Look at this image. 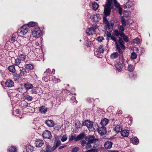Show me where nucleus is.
I'll return each mask as SVG.
<instances>
[{
    "label": "nucleus",
    "mask_w": 152,
    "mask_h": 152,
    "mask_svg": "<svg viewBox=\"0 0 152 152\" xmlns=\"http://www.w3.org/2000/svg\"><path fill=\"white\" fill-rule=\"evenodd\" d=\"M118 8V12L120 15H121L122 13V8L121 7H119Z\"/></svg>",
    "instance_id": "64"
},
{
    "label": "nucleus",
    "mask_w": 152,
    "mask_h": 152,
    "mask_svg": "<svg viewBox=\"0 0 152 152\" xmlns=\"http://www.w3.org/2000/svg\"><path fill=\"white\" fill-rule=\"evenodd\" d=\"M97 51L99 53H103L104 51L103 45H100L97 49Z\"/></svg>",
    "instance_id": "29"
},
{
    "label": "nucleus",
    "mask_w": 152,
    "mask_h": 152,
    "mask_svg": "<svg viewBox=\"0 0 152 152\" xmlns=\"http://www.w3.org/2000/svg\"><path fill=\"white\" fill-rule=\"evenodd\" d=\"M91 121H90L89 120H85L83 122V125L86 126L88 128L90 124V122Z\"/></svg>",
    "instance_id": "38"
},
{
    "label": "nucleus",
    "mask_w": 152,
    "mask_h": 152,
    "mask_svg": "<svg viewBox=\"0 0 152 152\" xmlns=\"http://www.w3.org/2000/svg\"><path fill=\"white\" fill-rule=\"evenodd\" d=\"M96 29V28H94L93 27H90L89 28H88L87 29V31H92L95 34V30Z\"/></svg>",
    "instance_id": "42"
},
{
    "label": "nucleus",
    "mask_w": 152,
    "mask_h": 152,
    "mask_svg": "<svg viewBox=\"0 0 152 152\" xmlns=\"http://www.w3.org/2000/svg\"><path fill=\"white\" fill-rule=\"evenodd\" d=\"M123 42H124L123 41L121 37H119V39L118 40H117V41L116 42V43Z\"/></svg>",
    "instance_id": "61"
},
{
    "label": "nucleus",
    "mask_w": 152,
    "mask_h": 152,
    "mask_svg": "<svg viewBox=\"0 0 152 152\" xmlns=\"http://www.w3.org/2000/svg\"><path fill=\"white\" fill-rule=\"evenodd\" d=\"M130 141L133 144L137 145L139 142V140L137 137H134L130 138Z\"/></svg>",
    "instance_id": "16"
},
{
    "label": "nucleus",
    "mask_w": 152,
    "mask_h": 152,
    "mask_svg": "<svg viewBox=\"0 0 152 152\" xmlns=\"http://www.w3.org/2000/svg\"><path fill=\"white\" fill-rule=\"evenodd\" d=\"M128 69L129 71L131 72L133 71L134 69V67L132 65L129 64L128 65Z\"/></svg>",
    "instance_id": "45"
},
{
    "label": "nucleus",
    "mask_w": 152,
    "mask_h": 152,
    "mask_svg": "<svg viewBox=\"0 0 152 152\" xmlns=\"http://www.w3.org/2000/svg\"><path fill=\"white\" fill-rule=\"evenodd\" d=\"M32 34L34 37L39 38L42 35V31L39 28H35L33 31Z\"/></svg>",
    "instance_id": "5"
},
{
    "label": "nucleus",
    "mask_w": 152,
    "mask_h": 152,
    "mask_svg": "<svg viewBox=\"0 0 152 152\" xmlns=\"http://www.w3.org/2000/svg\"><path fill=\"white\" fill-rule=\"evenodd\" d=\"M122 25L120 26L119 27V29L120 30V31H124V29Z\"/></svg>",
    "instance_id": "63"
},
{
    "label": "nucleus",
    "mask_w": 152,
    "mask_h": 152,
    "mask_svg": "<svg viewBox=\"0 0 152 152\" xmlns=\"http://www.w3.org/2000/svg\"><path fill=\"white\" fill-rule=\"evenodd\" d=\"M24 87L27 89H29L32 88L33 86L30 83H27L25 84Z\"/></svg>",
    "instance_id": "31"
},
{
    "label": "nucleus",
    "mask_w": 152,
    "mask_h": 152,
    "mask_svg": "<svg viewBox=\"0 0 152 152\" xmlns=\"http://www.w3.org/2000/svg\"><path fill=\"white\" fill-rule=\"evenodd\" d=\"M106 4L104 7V16H109L110 14L111 10L113 9V1H107Z\"/></svg>",
    "instance_id": "2"
},
{
    "label": "nucleus",
    "mask_w": 152,
    "mask_h": 152,
    "mask_svg": "<svg viewBox=\"0 0 152 152\" xmlns=\"http://www.w3.org/2000/svg\"><path fill=\"white\" fill-rule=\"evenodd\" d=\"M110 37L111 39L114 41L115 42V43L117 41V39L116 38L115 36L113 35H112Z\"/></svg>",
    "instance_id": "60"
},
{
    "label": "nucleus",
    "mask_w": 152,
    "mask_h": 152,
    "mask_svg": "<svg viewBox=\"0 0 152 152\" xmlns=\"http://www.w3.org/2000/svg\"><path fill=\"white\" fill-rule=\"evenodd\" d=\"M26 25L28 28L33 27L34 26L36 25V23L34 22H30Z\"/></svg>",
    "instance_id": "40"
},
{
    "label": "nucleus",
    "mask_w": 152,
    "mask_h": 152,
    "mask_svg": "<svg viewBox=\"0 0 152 152\" xmlns=\"http://www.w3.org/2000/svg\"><path fill=\"white\" fill-rule=\"evenodd\" d=\"M92 20L93 21L98 22L101 19L100 15L98 14L94 15L91 17Z\"/></svg>",
    "instance_id": "10"
},
{
    "label": "nucleus",
    "mask_w": 152,
    "mask_h": 152,
    "mask_svg": "<svg viewBox=\"0 0 152 152\" xmlns=\"http://www.w3.org/2000/svg\"><path fill=\"white\" fill-rule=\"evenodd\" d=\"M61 144V142L59 140L58 137L57 136H55L54 145L53 147H51V149L53 151L60 146Z\"/></svg>",
    "instance_id": "6"
},
{
    "label": "nucleus",
    "mask_w": 152,
    "mask_h": 152,
    "mask_svg": "<svg viewBox=\"0 0 152 152\" xmlns=\"http://www.w3.org/2000/svg\"><path fill=\"white\" fill-rule=\"evenodd\" d=\"M124 59L123 55H122L120 57H119L118 62L115 65V66L118 72H120L123 68L125 64H124Z\"/></svg>",
    "instance_id": "3"
},
{
    "label": "nucleus",
    "mask_w": 152,
    "mask_h": 152,
    "mask_svg": "<svg viewBox=\"0 0 152 152\" xmlns=\"http://www.w3.org/2000/svg\"><path fill=\"white\" fill-rule=\"evenodd\" d=\"M87 100L89 103H91L94 100V99L90 97H88L87 99Z\"/></svg>",
    "instance_id": "62"
},
{
    "label": "nucleus",
    "mask_w": 152,
    "mask_h": 152,
    "mask_svg": "<svg viewBox=\"0 0 152 152\" xmlns=\"http://www.w3.org/2000/svg\"><path fill=\"white\" fill-rule=\"evenodd\" d=\"M137 57V54L134 52H132L131 54V58L133 59H134L136 58Z\"/></svg>",
    "instance_id": "47"
},
{
    "label": "nucleus",
    "mask_w": 152,
    "mask_h": 152,
    "mask_svg": "<svg viewBox=\"0 0 152 152\" xmlns=\"http://www.w3.org/2000/svg\"><path fill=\"white\" fill-rule=\"evenodd\" d=\"M53 151L51 149V146L49 145H47L45 150H42L40 152H52Z\"/></svg>",
    "instance_id": "15"
},
{
    "label": "nucleus",
    "mask_w": 152,
    "mask_h": 152,
    "mask_svg": "<svg viewBox=\"0 0 152 152\" xmlns=\"http://www.w3.org/2000/svg\"><path fill=\"white\" fill-rule=\"evenodd\" d=\"M28 28L26 25H23L18 30V31L23 35L25 34L28 31Z\"/></svg>",
    "instance_id": "7"
},
{
    "label": "nucleus",
    "mask_w": 152,
    "mask_h": 152,
    "mask_svg": "<svg viewBox=\"0 0 152 152\" xmlns=\"http://www.w3.org/2000/svg\"><path fill=\"white\" fill-rule=\"evenodd\" d=\"M25 68H23L22 69H20V73L21 75V76L22 75L24 76L26 75V74L27 73V72Z\"/></svg>",
    "instance_id": "33"
},
{
    "label": "nucleus",
    "mask_w": 152,
    "mask_h": 152,
    "mask_svg": "<svg viewBox=\"0 0 152 152\" xmlns=\"http://www.w3.org/2000/svg\"><path fill=\"white\" fill-rule=\"evenodd\" d=\"M67 138L66 135H64L62 137L61 140L62 142H64L67 140Z\"/></svg>",
    "instance_id": "56"
},
{
    "label": "nucleus",
    "mask_w": 152,
    "mask_h": 152,
    "mask_svg": "<svg viewBox=\"0 0 152 152\" xmlns=\"http://www.w3.org/2000/svg\"><path fill=\"white\" fill-rule=\"evenodd\" d=\"M113 142L109 141H107L104 143V146L106 149H110L111 148L113 145Z\"/></svg>",
    "instance_id": "13"
},
{
    "label": "nucleus",
    "mask_w": 152,
    "mask_h": 152,
    "mask_svg": "<svg viewBox=\"0 0 152 152\" xmlns=\"http://www.w3.org/2000/svg\"><path fill=\"white\" fill-rule=\"evenodd\" d=\"M25 68L29 70H32L34 69V66L32 64H27L25 66Z\"/></svg>",
    "instance_id": "26"
},
{
    "label": "nucleus",
    "mask_w": 152,
    "mask_h": 152,
    "mask_svg": "<svg viewBox=\"0 0 152 152\" xmlns=\"http://www.w3.org/2000/svg\"><path fill=\"white\" fill-rule=\"evenodd\" d=\"M106 17L105 16H104L103 17V23L105 24H107L108 23L109 24V22L108 20H107V19L106 18Z\"/></svg>",
    "instance_id": "46"
},
{
    "label": "nucleus",
    "mask_w": 152,
    "mask_h": 152,
    "mask_svg": "<svg viewBox=\"0 0 152 152\" xmlns=\"http://www.w3.org/2000/svg\"><path fill=\"white\" fill-rule=\"evenodd\" d=\"M120 130H122V128L120 125H117L115 128V131L116 132L118 133L120 132Z\"/></svg>",
    "instance_id": "39"
},
{
    "label": "nucleus",
    "mask_w": 152,
    "mask_h": 152,
    "mask_svg": "<svg viewBox=\"0 0 152 152\" xmlns=\"http://www.w3.org/2000/svg\"><path fill=\"white\" fill-rule=\"evenodd\" d=\"M133 3L132 1H128L125 4L124 7L125 8H130L132 7Z\"/></svg>",
    "instance_id": "25"
},
{
    "label": "nucleus",
    "mask_w": 152,
    "mask_h": 152,
    "mask_svg": "<svg viewBox=\"0 0 152 152\" xmlns=\"http://www.w3.org/2000/svg\"><path fill=\"white\" fill-rule=\"evenodd\" d=\"M8 69L10 72L12 73H15V66L14 65H11L9 66Z\"/></svg>",
    "instance_id": "30"
},
{
    "label": "nucleus",
    "mask_w": 152,
    "mask_h": 152,
    "mask_svg": "<svg viewBox=\"0 0 152 152\" xmlns=\"http://www.w3.org/2000/svg\"><path fill=\"white\" fill-rule=\"evenodd\" d=\"M79 150V148L77 147H75L71 150V152H77Z\"/></svg>",
    "instance_id": "58"
},
{
    "label": "nucleus",
    "mask_w": 152,
    "mask_h": 152,
    "mask_svg": "<svg viewBox=\"0 0 152 152\" xmlns=\"http://www.w3.org/2000/svg\"><path fill=\"white\" fill-rule=\"evenodd\" d=\"M121 133L122 136L126 137L129 135V131L127 130H122Z\"/></svg>",
    "instance_id": "21"
},
{
    "label": "nucleus",
    "mask_w": 152,
    "mask_h": 152,
    "mask_svg": "<svg viewBox=\"0 0 152 152\" xmlns=\"http://www.w3.org/2000/svg\"><path fill=\"white\" fill-rule=\"evenodd\" d=\"M129 77L133 79H135L137 77V75L134 73H131L129 74Z\"/></svg>",
    "instance_id": "55"
},
{
    "label": "nucleus",
    "mask_w": 152,
    "mask_h": 152,
    "mask_svg": "<svg viewBox=\"0 0 152 152\" xmlns=\"http://www.w3.org/2000/svg\"><path fill=\"white\" fill-rule=\"evenodd\" d=\"M104 39V38L103 37L99 36L96 39V40L99 42H101Z\"/></svg>",
    "instance_id": "54"
},
{
    "label": "nucleus",
    "mask_w": 152,
    "mask_h": 152,
    "mask_svg": "<svg viewBox=\"0 0 152 152\" xmlns=\"http://www.w3.org/2000/svg\"><path fill=\"white\" fill-rule=\"evenodd\" d=\"M119 56L118 53L117 52H114L110 55V58L112 59H115L118 57Z\"/></svg>",
    "instance_id": "35"
},
{
    "label": "nucleus",
    "mask_w": 152,
    "mask_h": 152,
    "mask_svg": "<svg viewBox=\"0 0 152 152\" xmlns=\"http://www.w3.org/2000/svg\"><path fill=\"white\" fill-rule=\"evenodd\" d=\"M51 80L53 82L56 83H58L61 81L60 79L56 78L54 76H53L52 77Z\"/></svg>",
    "instance_id": "36"
},
{
    "label": "nucleus",
    "mask_w": 152,
    "mask_h": 152,
    "mask_svg": "<svg viewBox=\"0 0 152 152\" xmlns=\"http://www.w3.org/2000/svg\"><path fill=\"white\" fill-rule=\"evenodd\" d=\"M114 32L115 35L118 37L119 35V32L118 30L117 29H115L114 31Z\"/></svg>",
    "instance_id": "59"
},
{
    "label": "nucleus",
    "mask_w": 152,
    "mask_h": 152,
    "mask_svg": "<svg viewBox=\"0 0 152 152\" xmlns=\"http://www.w3.org/2000/svg\"><path fill=\"white\" fill-rule=\"evenodd\" d=\"M85 45L87 47H91V42L89 41L88 40H87L85 43Z\"/></svg>",
    "instance_id": "53"
},
{
    "label": "nucleus",
    "mask_w": 152,
    "mask_h": 152,
    "mask_svg": "<svg viewBox=\"0 0 152 152\" xmlns=\"http://www.w3.org/2000/svg\"><path fill=\"white\" fill-rule=\"evenodd\" d=\"M18 58L20 61H24L26 58V56L23 54H20L18 55Z\"/></svg>",
    "instance_id": "32"
},
{
    "label": "nucleus",
    "mask_w": 152,
    "mask_h": 152,
    "mask_svg": "<svg viewBox=\"0 0 152 152\" xmlns=\"http://www.w3.org/2000/svg\"><path fill=\"white\" fill-rule=\"evenodd\" d=\"M109 120L106 118H104L101 120L100 124L102 126H104L108 123Z\"/></svg>",
    "instance_id": "17"
},
{
    "label": "nucleus",
    "mask_w": 152,
    "mask_h": 152,
    "mask_svg": "<svg viewBox=\"0 0 152 152\" xmlns=\"http://www.w3.org/2000/svg\"><path fill=\"white\" fill-rule=\"evenodd\" d=\"M114 25L113 23L111 22L110 23H109V24L108 23L106 25L104 26L105 28L107 29V28L108 29H110L111 28L112 29Z\"/></svg>",
    "instance_id": "34"
},
{
    "label": "nucleus",
    "mask_w": 152,
    "mask_h": 152,
    "mask_svg": "<svg viewBox=\"0 0 152 152\" xmlns=\"http://www.w3.org/2000/svg\"><path fill=\"white\" fill-rule=\"evenodd\" d=\"M85 140L80 142L82 145L86 149L96 148L99 145L98 139L96 138L94 135H88L85 137Z\"/></svg>",
    "instance_id": "1"
},
{
    "label": "nucleus",
    "mask_w": 152,
    "mask_h": 152,
    "mask_svg": "<svg viewBox=\"0 0 152 152\" xmlns=\"http://www.w3.org/2000/svg\"><path fill=\"white\" fill-rule=\"evenodd\" d=\"M45 73H47V74H49V75L51 76L52 73V72H51V71L50 69H48L46 70V72H44V75H45Z\"/></svg>",
    "instance_id": "52"
},
{
    "label": "nucleus",
    "mask_w": 152,
    "mask_h": 152,
    "mask_svg": "<svg viewBox=\"0 0 152 152\" xmlns=\"http://www.w3.org/2000/svg\"><path fill=\"white\" fill-rule=\"evenodd\" d=\"M39 111L42 113H45L47 112V108H45V106H42L39 109Z\"/></svg>",
    "instance_id": "20"
},
{
    "label": "nucleus",
    "mask_w": 152,
    "mask_h": 152,
    "mask_svg": "<svg viewBox=\"0 0 152 152\" xmlns=\"http://www.w3.org/2000/svg\"><path fill=\"white\" fill-rule=\"evenodd\" d=\"M93 9L95 11H96L99 7V5L96 3L93 2L92 3Z\"/></svg>",
    "instance_id": "22"
},
{
    "label": "nucleus",
    "mask_w": 152,
    "mask_h": 152,
    "mask_svg": "<svg viewBox=\"0 0 152 152\" xmlns=\"http://www.w3.org/2000/svg\"><path fill=\"white\" fill-rule=\"evenodd\" d=\"M50 76V75H49L48 74H47V73H45V75H44V74L42 79L45 82H48L50 80V78L49 77Z\"/></svg>",
    "instance_id": "23"
},
{
    "label": "nucleus",
    "mask_w": 152,
    "mask_h": 152,
    "mask_svg": "<svg viewBox=\"0 0 152 152\" xmlns=\"http://www.w3.org/2000/svg\"><path fill=\"white\" fill-rule=\"evenodd\" d=\"M116 48L119 53L120 54H122L123 51L121 49L124 50L126 47L125 46L124 42L115 43Z\"/></svg>",
    "instance_id": "4"
},
{
    "label": "nucleus",
    "mask_w": 152,
    "mask_h": 152,
    "mask_svg": "<svg viewBox=\"0 0 152 152\" xmlns=\"http://www.w3.org/2000/svg\"><path fill=\"white\" fill-rule=\"evenodd\" d=\"M25 99L28 101H31L32 100V98L29 95H26L25 96Z\"/></svg>",
    "instance_id": "49"
},
{
    "label": "nucleus",
    "mask_w": 152,
    "mask_h": 152,
    "mask_svg": "<svg viewBox=\"0 0 152 152\" xmlns=\"http://www.w3.org/2000/svg\"><path fill=\"white\" fill-rule=\"evenodd\" d=\"M113 2L114 6L116 8H118L120 7V4L117 1H113Z\"/></svg>",
    "instance_id": "48"
},
{
    "label": "nucleus",
    "mask_w": 152,
    "mask_h": 152,
    "mask_svg": "<svg viewBox=\"0 0 152 152\" xmlns=\"http://www.w3.org/2000/svg\"><path fill=\"white\" fill-rule=\"evenodd\" d=\"M86 137L84 133H81L77 135L75 138V141H77L82 139L85 138Z\"/></svg>",
    "instance_id": "14"
},
{
    "label": "nucleus",
    "mask_w": 152,
    "mask_h": 152,
    "mask_svg": "<svg viewBox=\"0 0 152 152\" xmlns=\"http://www.w3.org/2000/svg\"><path fill=\"white\" fill-rule=\"evenodd\" d=\"M21 75L20 74L15 73L13 75L14 79L16 80H18L21 77Z\"/></svg>",
    "instance_id": "37"
},
{
    "label": "nucleus",
    "mask_w": 152,
    "mask_h": 152,
    "mask_svg": "<svg viewBox=\"0 0 152 152\" xmlns=\"http://www.w3.org/2000/svg\"><path fill=\"white\" fill-rule=\"evenodd\" d=\"M90 122V124L89 125V126L88 127V128L89 130L90 131L93 132L95 131V129L94 126V125L93 124V122L91 121V122Z\"/></svg>",
    "instance_id": "19"
},
{
    "label": "nucleus",
    "mask_w": 152,
    "mask_h": 152,
    "mask_svg": "<svg viewBox=\"0 0 152 152\" xmlns=\"http://www.w3.org/2000/svg\"><path fill=\"white\" fill-rule=\"evenodd\" d=\"M122 38L124 41L125 42H129V37L125 34L124 35V36L122 37Z\"/></svg>",
    "instance_id": "43"
},
{
    "label": "nucleus",
    "mask_w": 152,
    "mask_h": 152,
    "mask_svg": "<svg viewBox=\"0 0 152 152\" xmlns=\"http://www.w3.org/2000/svg\"><path fill=\"white\" fill-rule=\"evenodd\" d=\"M17 151V149L16 147L12 146L8 150V152H16Z\"/></svg>",
    "instance_id": "27"
},
{
    "label": "nucleus",
    "mask_w": 152,
    "mask_h": 152,
    "mask_svg": "<svg viewBox=\"0 0 152 152\" xmlns=\"http://www.w3.org/2000/svg\"><path fill=\"white\" fill-rule=\"evenodd\" d=\"M42 135L43 137L44 138L50 139L52 137L51 132L49 131L48 130L44 131Z\"/></svg>",
    "instance_id": "8"
},
{
    "label": "nucleus",
    "mask_w": 152,
    "mask_h": 152,
    "mask_svg": "<svg viewBox=\"0 0 152 152\" xmlns=\"http://www.w3.org/2000/svg\"><path fill=\"white\" fill-rule=\"evenodd\" d=\"M45 123L49 127H53L54 126V122L51 120H46Z\"/></svg>",
    "instance_id": "18"
},
{
    "label": "nucleus",
    "mask_w": 152,
    "mask_h": 152,
    "mask_svg": "<svg viewBox=\"0 0 152 152\" xmlns=\"http://www.w3.org/2000/svg\"><path fill=\"white\" fill-rule=\"evenodd\" d=\"M98 132L101 135H103L107 132L106 128L104 126H102L98 128Z\"/></svg>",
    "instance_id": "9"
},
{
    "label": "nucleus",
    "mask_w": 152,
    "mask_h": 152,
    "mask_svg": "<svg viewBox=\"0 0 152 152\" xmlns=\"http://www.w3.org/2000/svg\"><path fill=\"white\" fill-rule=\"evenodd\" d=\"M34 148L30 145H28L26 147V150L27 152H32L34 151Z\"/></svg>",
    "instance_id": "28"
},
{
    "label": "nucleus",
    "mask_w": 152,
    "mask_h": 152,
    "mask_svg": "<svg viewBox=\"0 0 152 152\" xmlns=\"http://www.w3.org/2000/svg\"><path fill=\"white\" fill-rule=\"evenodd\" d=\"M98 150L96 148L93 149L88 150L86 152H97Z\"/></svg>",
    "instance_id": "57"
},
{
    "label": "nucleus",
    "mask_w": 152,
    "mask_h": 152,
    "mask_svg": "<svg viewBox=\"0 0 152 152\" xmlns=\"http://www.w3.org/2000/svg\"><path fill=\"white\" fill-rule=\"evenodd\" d=\"M5 84L6 86L8 87H11L14 86V82L10 79H7L5 83Z\"/></svg>",
    "instance_id": "12"
},
{
    "label": "nucleus",
    "mask_w": 152,
    "mask_h": 152,
    "mask_svg": "<svg viewBox=\"0 0 152 152\" xmlns=\"http://www.w3.org/2000/svg\"><path fill=\"white\" fill-rule=\"evenodd\" d=\"M140 39L138 38L137 37L133 40V42L134 43H136L137 44H138L140 42Z\"/></svg>",
    "instance_id": "50"
},
{
    "label": "nucleus",
    "mask_w": 152,
    "mask_h": 152,
    "mask_svg": "<svg viewBox=\"0 0 152 152\" xmlns=\"http://www.w3.org/2000/svg\"><path fill=\"white\" fill-rule=\"evenodd\" d=\"M21 61L18 57L17 59H15V65L16 66H18L21 63Z\"/></svg>",
    "instance_id": "44"
},
{
    "label": "nucleus",
    "mask_w": 152,
    "mask_h": 152,
    "mask_svg": "<svg viewBox=\"0 0 152 152\" xmlns=\"http://www.w3.org/2000/svg\"><path fill=\"white\" fill-rule=\"evenodd\" d=\"M35 146L37 147H40L44 144V142L42 139H37L34 143Z\"/></svg>",
    "instance_id": "11"
},
{
    "label": "nucleus",
    "mask_w": 152,
    "mask_h": 152,
    "mask_svg": "<svg viewBox=\"0 0 152 152\" xmlns=\"http://www.w3.org/2000/svg\"><path fill=\"white\" fill-rule=\"evenodd\" d=\"M75 125L76 126L75 129H78L81 128L83 126V124H81L80 121H76Z\"/></svg>",
    "instance_id": "24"
},
{
    "label": "nucleus",
    "mask_w": 152,
    "mask_h": 152,
    "mask_svg": "<svg viewBox=\"0 0 152 152\" xmlns=\"http://www.w3.org/2000/svg\"><path fill=\"white\" fill-rule=\"evenodd\" d=\"M16 35L17 34H13L12 35V37L10 39L11 42H13L15 41L16 40H17Z\"/></svg>",
    "instance_id": "41"
},
{
    "label": "nucleus",
    "mask_w": 152,
    "mask_h": 152,
    "mask_svg": "<svg viewBox=\"0 0 152 152\" xmlns=\"http://www.w3.org/2000/svg\"><path fill=\"white\" fill-rule=\"evenodd\" d=\"M121 22L123 26H126V22L125 20L123 17H121Z\"/></svg>",
    "instance_id": "51"
}]
</instances>
